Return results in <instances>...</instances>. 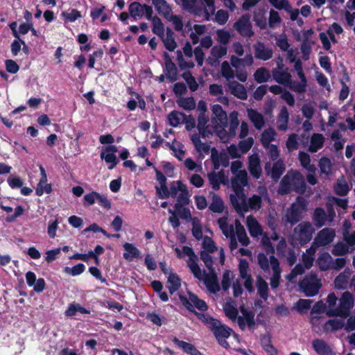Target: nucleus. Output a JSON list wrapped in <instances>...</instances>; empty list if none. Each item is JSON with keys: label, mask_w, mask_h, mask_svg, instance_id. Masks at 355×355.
<instances>
[{"label": "nucleus", "mask_w": 355, "mask_h": 355, "mask_svg": "<svg viewBox=\"0 0 355 355\" xmlns=\"http://www.w3.org/2000/svg\"><path fill=\"white\" fill-rule=\"evenodd\" d=\"M254 57L257 59L266 61L270 60L273 55V51L271 48L268 47L265 43L258 41L254 45Z\"/></svg>", "instance_id": "15"}, {"label": "nucleus", "mask_w": 355, "mask_h": 355, "mask_svg": "<svg viewBox=\"0 0 355 355\" xmlns=\"http://www.w3.org/2000/svg\"><path fill=\"white\" fill-rule=\"evenodd\" d=\"M313 220L318 227L324 225L327 220V215L324 209L322 207L315 208L313 212Z\"/></svg>", "instance_id": "36"}, {"label": "nucleus", "mask_w": 355, "mask_h": 355, "mask_svg": "<svg viewBox=\"0 0 355 355\" xmlns=\"http://www.w3.org/2000/svg\"><path fill=\"white\" fill-rule=\"evenodd\" d=\"M233 27L239 35L244 37L250 38L254 35L250 16L248 14L241 15L234 24Z\"/></svg>", "instance_id": "6"}, {"label": "nucleus", "mask_w": 355, "mask_h": 355, "mask_svg": "<svg viewBox=\"0 0 355 355\" xmlns=\"http://www.w3.org/2000/svg\"><path fill=\"white\" fill-rule=\"evenodd\" d=\"M203 275L204 276L202 279L204 280V284L209 292L213 294H216L220 290L218 278L214 270L209 271V273H207L205 271H204Z\"/></svg>", "instance_id": "14"}, {"label": "nucleus", "mask_w": 355, "mask_h": 355, "mask_svg": "<svg viewBox=\"0 0 355 355\" xmlns=\"http://www.w3.org/2000/svg\"><path fill=\"white\" fill-rule=\"evenodd\" d=\"M230 117V122L229 125V135L230 137H234L236 135V131L239 124L238 112L236 111L231 112Z\"/></svg>", "instance_id": "50"}, {"label": "nucleus", "mask_w": 355, "mask_h": 355, "mask_svg": "<svg viewBox=\"0 0 355 355\" xmlns=\"http://www.w3.org/2000/svg\"><path fill=\"white\" fill-rule=\"evenodd\" d=\"M152 3L159 15L164 18H167L172 12L171 8L167 3L166 0H152Z\"/></svg>", "instance_id": "30"}, {"label": "nucleus", "mask_w": 355, "mask_h": 355, "mask_svg": "<svg viewBox=\"0 0 355 355\" xmlns=\"http://www.w3.org/2000/svg\"><path fill=\"white\" fill-rule=\"evenodd\" d=\"M270 77V71L265 67L258 68L254 73V78L258 83H266Z\"/></svg>", "instance_id": "42"}, {"label": "nucleus", "mask_w": 355, "mask_h": 355, "mask_svg": "<svg viewBox=\"0 0 355 355\" xmlns=\"http://www.w3.org/2000/svg\"><path fill=\"white\" fill-rule=\"evenodd\" d=\"M153 28L152 31L154 34L157 35L159 38H163L164 36V25L160 18L155 16L153 19Z\"/></svg>", "instance_id": "44"}, {"label": "nucleus", "mask_w": 355, "mask_h": 355, "mask_svg": "<svg viewBox=\"0 0 355 355\" xmlns=\"http://www.w3.org/2000/svg\"><path fill=\"white\" fill-rule=\"evenodd\" d=\"M165 60V71L166 77L171 82H175L178 79V69L175 63L171 60L168 53L164 52Z\"/></svg>", "instance_id": "17"}, {"label": "nucleus", "mask_w": 355, "mask_h": 355, "mask_svg": "<svg viewBox=\"0 0 355 355\" xmlns=\"http://www.w3.org/2000/svg\"><path fill=\"white\" fill-rule=\"evenodd\" d=\"M232 187L237 196L243 194V187L248 184V174L245 171H240L234 178L232 179Z\"/></svg>", "instance_id": "11"}, {"label": "nucleus", "mask_w": 355, "mask_h": 355, "mask_svg": "<svg viewBox=\"0 0 355 355\" xmlns=\"http://www.w3.org/2000/svg\"><path fill=\"white\" fill-rule=\"evenodd\" d=\"M208 179L210 184L214 190H218L220 189V185L222 182V179L224 177V174L223 172H219L216 173L215 172H211L208 173Z\"/></svg>", "instance_id": "43"}, {"label": "nucleus", "mask_w": 355, "mask_h": 355, "mask_svg": "<svg viewBox=\"0 0 355 355\" xmlns=\"http://www.w3.org/2000/svg\"><path fill=\"white\" fill-rule=\"evenodd\" d=\"M179 298L182 305L189 311L193 313L198 318V320L202 321L207 327L208 329H210L212 325L215 324L216 322H217V319L211 317L209 314L199 313L196 311L194 309L193 304L191 302H189V300H188L187 297H186L185 295L180 294Z\"/></svg>", "instance_id": "5"}, {"label": "nucleus", "mask_w": 355, "mask_h": 355, "mask_svg": "<svg viewBox=\"0 0 355 355\" xmlns=\"http://www.w3.org/2000/svg\"><path fill=\"white\" fill-rule=\"evenodd\" d=\"M240 311L243 317L239 316L237 319L238 324L241 330H244L247 324L249 329H252L255 326L254 313L247 310L244 306H241Z\"/></svg>", "instance_id": "12"}, {"label": "nucleus", "mask_w": 355, "mask_h": 355, "mask_svg": "<svg viewBox=\"0 0 355 355\" xmlns=\"http://www.w3.org/2000/svg\"><path fill=\"white\" fill-rule=\"evenodd\" d=\"M211 159L213 163L214 169L217 170L220 165L227 167L229 164V159L227 155H219L215 148L211 149Z\"/></svg>", "instance_id": "26"}, {"label": "nucleus", "mask_w": 355, "mask_h": 355, "mask_svg": "<svg viewBox=\"0 0 355 355\" xmlns=\"http://www.w3.org/2000/svg\"><path fill=\"white\" fill-rule=\"evenodd\" d=\"M172 342L187 354L203 355L202 352H200L193 344L190 343L180 340L177 337H173Z\"/></svg>", "instance_id": "20"}, {"label": "nucleus", "mask_w": 355, "mask_h": 355, "mask_svg": "<svg viewBox=\"0 0 355 355\" xmlns=\"http://www.w3.org/2000/svg\"><path fill=\"white\" fill-rule=\"evenodd\" d=\"M254 21L257 26L261 29H265L267 27V19L262 10L255 12L254 15Z\"/></svg>", "instance_id": "53"}, {"label": "nucleus", "mask_w": 355, "mask_h": 355, "mask_svg": "<svg viewBox=\"0 0 355 355\" xmlns=\"http://www.w3.org/2000/svg\"><path fill=\"white\" fill-rule=\"evenodd\" d=\"M248 170L254 178L259 179L261 177L262 169L258 155L254 154L249 157Z\"/></svg>", "instance_id": "16"}, {"label": "nucleus", "mask_w": 355, "mask_h": 355, "mask_svg": "<svg viewBox=\"0 0 355 355\" xmlns=\"http://www.w3.org/2000/svg\"><path fill=\"white\" fill-rule=\"evenodd\" d=\"M242 198V203L240 204L236 198L231 196V202L232 206L239 214H242L243 212L248 211L249 208L252 210H259L261 207L262 199L259 195L254 194L252 197L248 198V203L245 201L244 194L240 196Z\"/></svg>", "instance_id": "2"}, {"label": "nucleus", "mask_w": 355, "mask_h": 355, "mask_svg": "<svg viewBox=\"0 0 355 355\" xmlns=\"http://www.w3.org/2000/svg\"><path fill=\"white\" fill-rule=\"evenodd\" d=\"M286 148L289 151H293L298 148L297 135L292 133L286 141Z\"/></svg>", "instance_id": "60"}, {"label": "nucleus", "mask_w": 355, "mask_h": 355, "mask_svg": "<svg viewBox=\"0 0 355 355\" xmlns=\"http://www.w3.org/2000/svg\"><path fill=\"white\" fill-rule=\"evenodd\" d=\"M248 270H249V263L248 261L245 259H241L239 263V275L241 279H244L245 277H248V276L251 275L250 274H248Z\"/></svg>", "instance_id": "57"}, {"label": "nucleus", "mask_w": 355, "mask_h": 355, "mask_svg": "<svg viewBox=\"0 0 355 355\" xmlns=\"http://www.w3.org/2000/svg\"><path fill=\"white\" fill-rule=\"evenodd\" d=\"M306 209V204L301 197L297 198V203H293L287 209L285 217L286 222L292 225L297 224L302 218V212Z\"/></svg>", "instance_id": "3"}, {"label": "nucleus", "mask_w": 355, "mask_h": 355, "mask_svg": "<svg viewBox=\"0 0 355 355\" xmlns=\"http://www.w3.org/2000/svg\"><path fill=\"white\" fill-rule=\"evenodd\" d=\"M191 140L194 145L196 150L201 153H205L206 154L209 153L210 150L209 145L202 143L200 139V135L198 134H193L191 137Z\"/></svg>", "instance_id": "38"}, {"label": "nucleus", "mask_w": 355, "mask_h": 355, "mask_svg": "<svg viewBox=\"0 0 355 355\" xmlns=\"http://www.w3.org/2000/svg\"><path fill=\"white\" fill-rule=\"evenodd\" d=\"M289 113L286 106H283L277 116V129L286 131L288 129Z\"/></svg>", "instance_id": "28"}, {"label": "nucleus", "mask_w": 355, "mask_h": 355, "mask_svg": "<svg viewBox=\"0 0 355 355\" xmlns=\"http://www.w3.org/2000/svg\"><path fill=\"white\" fill-rule=\"evenodd\" d=\"M335 193L340 196H346L349 191V187L347 183L345 180H338L334 185Z\"/></svg>", "instance_id": "48"}, {"label": "nucleus", "mask_w": 355, "mask_h": 355, "mask_svg": "<svg viewBox=\"0 0 355 355\" xmlns=\"http://www.w3.org/2000/svg\"><path fill=\"white\" fill-rule=\"evenodd\" d=\"M332 257L328 252L321 254L318 259L317 264L321 271H327L331 268Z\"/></svg>", "instance_id": "32"}, {"label": "nucleus", "mask_w": 355, "mask_h": 355, "mask_svg": "<svg viewBox=\"0 0 355 355\" xmlns=\"http://www.w3.org/2000/svg\"><path fill=\"white\" fill-rule=\"evenodd\" d=\"M314 230L310 222H302L295 228V233L298 236L301 244H306L311 238Z\"/></svg>", "instance_id": "10"}, {"label": "nucleus", "mask_w": 355, "mask_h": 355, "mask_svg": "<svg viewBox=\"0 0 355 355\" xmlns=\"http://www.w3.org/2000/svg\"><path fill=\"white\" fill-rule=\"evenodd\" d=\"M344 326L345 323L342 320L338 319H330L324 324L323 330L325 332H335L343 328Z\"/></svg>", "instance_id": "39"}, {"label": "nucleus", "mask_w": 355, "mask_h": 355, "mask_svg": "<svg viewBox=\"0 0 355 355\" xmlns=\"http://www.w3.org/2000/svg\"><path fill=\"white\" fill-rule=\"evenodd\" d=\"M254 139L252 137H248L246 139H243L239 142V148L242 153H247L252 147Z\"/></svg>", "instance_id": "56"}, {"label": "nucleus", "mask_w": 355, "mask_h": 355, "mask_svg": "<svg viewBox=\"0 0 355 355\" xmlns=\"http://www.w3.org/2000/svg\"><path fill=\"white\" fill-rule=\"evenodd\" d=\"M293 91L297 93H304L306 91L307 83L297 80L293 81L288 85Z\"/></svg>", "instance_id": "64"}, {"label": "nucleus", "mask_w": 355, "mask_h": 355, "mask_svg": "<svg viewBox=\"0 0 355 355\" xmlns=\"http://www.w3.org/2000/svg\"><path fill=\"white\" fill-rule=\"evenodd\" d=\"M187 186L181 181L173 182L170 186V196H171L173 198H175L179 191L181 192Z\"/></svg>", "instance_id": "59"}, {"label": "nucleus", "mask_w": 355, "mask_h": 355, "mask_svg": "<svg viewBox=\"0 0 355 355\" xmlns=\"http://www.w3.org/2000/svg\"><path fill=\"white\" fill-rule=\"evenodd\" d=\"M200 259L204 262L205 266L209 271H214V269L213 268V259L212 257L209 254V252L202 250L200 252Z\"/></svg>", "instance_id": "58"}, {"label": "nucleus", "mask_w": 355, "mask_h": 355, "mask_svg": "<svg viewBox=\"0 0 355 355\" xmlns=\"http://www.w3.org/2000/svg\"><path fill=\"white\" fill-rule=\"evenodd\" d=\"M169 21H171L174 26V28L177 31H181L183 29V22L182 17L180 16L170 14L167 18H166Z\"/></svg>", "instance_id": "54"}, {"label": "nucleus", "mask_w": 355, "mask_h": 355, "mask_svg": "<svg viewBox=\"0 0 355 355\" xmlns=\"http://www.w3.org/2000/svg\"><path fill=\"white\" fill-rule=\"evenodd\" d=\"M336 236V232L334 229L325 227L318 232L314 239L313 244L319 248L329 245Z\"/></svg>", "instance_id": "9"}, {"label": "nucleus", "mask_w": 355, "mask_h": 355, "mask_svg": "<svg viewBox=\"0 0 355 355\" xmlns=\"http://www.w3.org/2000/svg\"><path fill=\"white\" fill-rule=\"evenodd\" d=\"M236 234L239 241L244 246H247L250 243V239L247 236L245 230L243 226L239 225L236 227Z\"/></svg>", "instance_id": "55"}, {"label": "nucleus", "mask_w": 355, "mask_h": 355, "mask_svg": "<svg viewBox=\"0 0 355 355\" xmlns=\"http://www.w3.org/2000/svg\"><path fill=\"white\" fill-rule=\"evenodd\" d=\"M188 294L189 298L187 299L193 304L194 309L196 308L200 311H206L208 309V306L204 300L199 299L196 294L191 292H189Z\"/></svg>", "instance_id": "41"}, {"label": "nucleus", "mask_w": 355, "mask_h": 355, "mask_svg": "<svg viewBox=\"0 0 355 355\" xmlns=\"http://www.w3.org/2000/svg\"><path fill=\"white\" fill-rule=\"evenodd\" d=\"M213 119L220 125H225L227 122V116L226 112L223 109L222 106L215 104L211 108Z\"/></svg>", "instance_id": "24"}, {"label": "nucleus", "mask_w": 355, "mask_h": 355, "mask_svg": "<svg viewBox=\"0 0 355 355\" xmlns=\"http://www.w3.org/2000/svg\"><path fill=\"white\" fill-rule=\"evenodd\" d=\"M197 260L198 259L191 258L188 261V266L190 268L191 272L193 273V276L196 279L201 280L202 279L204 275L197 263Z\"/></svg>", "instance_id": "46"}, {"label": "nucleus", "mask_w": 355, "mask_h": 355, "mask_svg": "<svg viewBox=\"0 0 355 355\" xmlns=\"http://www.w3.org/2000/svg\"><path fill=\"white\" fill-rule=\"evenodd\" d=\"M210 331L214 334L218 344L225 349L230 347L227 339L230 336L232 329L229 327L221 323L220 320H217L216 324L212 325Z\"/></svg>", "instance_id": "4"}, {"label": "nucleus", "mask_w": 355, "mask_h": 355, "mask_svg": "<svg viewBox=\"0 0 355 355\" xmlns=\"http://www.w3.org/2000/svg\"><path fill=\"white\" fill-rule=\"evenodd\" d=\"M273 79L278 83L288 85L291 83V75L288 71V68L286 67L284 70L272 69Z\"/></svg>", "instance_id": "19"}, {"label": "nucleus", "mask_w": 355, "mask_h": 355, "mask_svg": "<svg viewBox=\"0 0 355 355\" xmlns=\"http://www.w3.org/2000/svg\"><path fill=\"white\" fill-rule=\"evenodd\" d=\"M285 164L282 159L275 161L271 166V163L268 162L264 165L266 175L275 182H277L285 171Z\"/></svg>", "instance_id": "8"}, {"label": "nucleus", "mask_w": 355, "mask_h": 355, "mask_svg": "<svg viewBox=\"0 0 355 355\" xmlns=\"http://www.w3.org/2000/svg\"><path fill=\"white\" fill-rule=\"evenodd\" d=\"M319 167L322 173L329 175L331 173V162L328 157H322L319 162Z\"/></svg>", "instance_id": "52"}, {"label": "nucleus", "mask_w": 355, "mask_h": 355, "mask_svg": "<svg viewBox=\"0 0 355 355\" xmlns=\"http://www.w3.org/2000/svg\"><path fill=\"white\" fill-rule=\"evenodd\" d=\"M248 116L256 129L261 130L264 126V118L263 115L257 110L254 109H248Z\"/></svg>", "instance_id": "25"}, {"label": "nucleus", "mask_w": 355, "mask_h": 355, "mask_svg": "<svg viewBox=\"0 0 355 355\" xmlns=\"http://www.w3.org/2000/svg\"><path fill=\"white\" fill-rule=\"evenodd\" d=\"M312 347L319 355H334L331 347L322 339H314L312 341Z\"/></svg>", "instance_id": "18"}, {"label": "nucleus", "mask_w": 355, "mask_h": 355, "mask_svg": "<svg viewBox=\"0 0 355 355\" xmlns=\"http://www.w3.org/2000/svg\"><path fill=\"white\" fill-rule=\"evenodd\" d=\"M228 89L230 93L238 98L241 100L247 99L248 94L243 85L236 81H233L228 84Z\"/></svg>", "instance_id": "21"}, {"label": "nucleus", "mask_w": 355, "mask_h": 355, "mask_svg": "<svg viewBox=\"0 0 355 355\" xmlns=\"http://www.w3.org/2000/svg\"><path fill=\"white\" fill-rule=\"evenodd\" d=\"M118 151V148L115 145H109L105 148V152H101L100 157L104 159L105 162L111 164L108 166V169H113L119 163L115 153Z\"/></svg>", "instance_id": "13"}, {"label": "nucleus", "mask_w": 355, "mask_h": 355, "mask_svg": "<svg viewBox=\"0 0 355 355\" xmlns=\"http://www.w3.org/2000/svg\"><path fill=\"white\" fill-rule=\"evenodd\" d=\"M221 73L222 76L227 80L234 77V71L227 61H224L221 64Z\"/></svg>", "instance_id": "62"}, {"label": "nucleus", "mask_w": 355, "mask_h": 355, "mask_svg": "<svg viewBox=\"0 0 355 355\" xmlns=\"http://www.w3.org/2000/svg\"><path fill=\"white\" fill-rule=\"evenodd\" d=\"M189 194L187 187L182 190L177 197V202L175 204V209L179 210L183 206L189 203Z\"/></svg>", "instance_id": "45"}, {"label": "nucleus", "mask_w": 355, "mask_h": 355, "mask_svg": "<svg viewBox=\"0 0 355 355\" xmlns=\"http://www.w3.org/2000/svg\"><path fill=\"white\" fill-rule=\"evenodd\" d=\"M186 115L182 112L172 111L168 115L169 124L173 127H177L180 123L182 119H185Z\"/></svg>", "instance_id": "47"}, {"label": "nucleus", "mask_w": 355, "mask_h": 355, "mask_svg": "<svg viewBox=\"0 0 355 355\" xmlns=\"http://www.w3.org/2000/svg\"><path fill=\"white\" fill-rule=\"evenodd\" d=\"M276 45L283 51H287L290 47V44L286 35H281L276 38Z\"/></svg>", "instance_id": "63"}, {"label": "nucleus", "mask_w": 355, "mask_h": 355, "mask_svg": "<svg viewBox=\"0 0 355 355\" xmlns=\"http://www.w3.org/2000/svg\"><path fill=\"white\" fill-rule=\"evenodd\" d=\"M354 304V298L353 295L349 292H344L340 299V303L338 307L329 309L326 312L328 317H340L347 318L350 315V311Z\"/></svg>", "instance_id": "1"}, {"label": "nucleus", "mask_w": 355, "mask_h": 355, "mask_svg": "<svg viewBox=\"0 0 355 355\" xmlns=\"http://www.w3.org/2000/svg\"><path fill=\"white\" fill-rule=\"evenodd\" d=\"M261 345L263 349L270 355H276L277 349L272 345L271 342V337L270 335L261 336Z\"/></svg>", "instance_id": "37"}, {"label": "nucleus", "mask_w": 355, "mask_h": 355, "mask_svg": "<svg viewBox=\"0 0 355 355\" xmlns=\"http://www.w3.org/2000/svg\"><path fill=\"white\" fill-rule=\"evenodd\" d=\"M291 176L293 190L297 193H304L306 191V185L302 175L299 172H295Z\"/></svg>", "instance_id": "22"}, {"label": "nucleus", "mask_w": 355, "mask_h": 355, "mask_svg": "<svg viewBox=\"0 0 355 355\" xmlns=\"http://www.w3.org/2000/svg\"><path fill=\"white\" fill-rule=\"evenodd\" d=\"M167 288L169 293L173 295L178 291L181 286V279L175 273H171L167 279Z\"/></svg>", "instance_id": "34"}, {"label": "nucleus", "mask_w": 355, "mask_h": 355, "mask_svg": "<svg viewBox=\"0 0 355 355\" xmlns=\"http://www.w3.org/2000/svg\"><path fill=\"white\" fill-rule=\"evenodd\" d=\"M276 135L275 131L272 128H269L265 130L261 133V144L264 147H266V146L270 145V142L273 140H275V137Z\"/></svg>", "instance_id": "49"}, {"label": "nucleus", "mask_w": 355, "mask_h": 355, "mask_svg": "<svg viewBox=\"0 0 355 355\" xmlns=\"http://www.w3.org/2000/svg\"><path fill=\"white\" fill-rule=\"evenodd\" d=\"M293 191L291 176L286 175L280 181L277 192L279 195H286Z\"/></svg>", "instance_id": "35"}, {"label": "nucleus", "mask_w": 355, "mask_h": 355, "mask_svg": "<svg viewBox=\"0 0 355 355\" xmlns=\"http://www.w3.org/2000/svg\"><path fill=\"white\" fill-rule=\"evenodd\" d=\"M128 12L135 20L141 19L144 17V4L133 1L128 6Z\"/></svg>", "instance_id": "33"}, {"label": "nucleus", "mask_w": 355, "mask_h": 355, "mask_svg": "<svg viewBox=\"0 0 355 355\" xmlns=\"http://www.w3.org/2000/svg\"><path fill=\"white\" fill-rule=\"evenodd\" d=\"M178 105L186 110H191L196 107L193 97L180 98L177 101Z\"/></svg>", "instance_id": "51"}, {"label": "nucleus", "mask_w": 355, "mask_h": 355, "mask_svg": "<svg viewBox=\"0 0 355 355\" xmlns=\"http://www.w3.org/2000/svg\"><path fill=\"white\" fill-rule=\"evenodd\" d=\"M229 13L225 10H218L215 15L216 21L220 25H224L227 23L229 19Z\"/></svg>", "instance_id": "61"}, {"label": "nucleus", "mask_w": 355, "mask_h": 355, "mask_svg": "<svg viewBox=\"0 0 355 355\" xmlns=\"http://www.w3.org/2000/svg\"><path fill=\"white\" fill-rule=\"evenodd\" d=\"M324 137L322 134L314 133L311 138L309 150L311 153H316L318 150L323 147Z\"/></svg>", "instance_id": "29"}, {"label": "nucleus", "mask_w": 355, "mask_h": 355, "mask_svg": "<svg viewBox=\"0 0 355 355\" xmlns=\"http://www.w3.org/2000/svg\"><path fill=\"white\" fill-rule=\"evenodd\" d=\"M257 288L259 295L266 300L268 297V284L260 275L257 277Z\"/></svg>", "instance_id": "40"}, {"label": "nucleus", "mask_w": 355, "mask_h": 355, "mask_svg": "<svg viewBox=\"0 0 355 355\" xmlns=\"http://www.w3.org/2000/svg\"><path fill=\"white\" fill-rule=\"evenodd\" d=\"M299 286L306 296L313 297L318 293L322 284L319 279L315 277H313L310 279H304L299 283Z\"/></svg>", "instance_id": "7"}, {"label": "nucleus", "mask_w": 355, "mask_h": 355, "mask_svg": "<svg viewBox=\"0 0 355 355\" xmlns=\"http://www.w3.org/2000/svg\"><path fill=\"white\" fill-rule=\"evenodd\" d=\"M211 202L209 206V209L214 213L221 214L225 209L223 200L218 194L211 192Z\"/></svg>", "instance_id": "27"}, {"label": "nucleus", "mask_w": 355, "mask_h": 355, "mask_svg": "<svg viewBox=\"0 0 355 355\" xmlns=\"http://www.w3.org/2000/svg\"><path fill=\"white\" fill-rule=\"evenodd\" d=\"M352 275V270L347 268L344 271L340 273L334 280L335 287L339 290L346 289L348 284V281Z\"/></svg>", "instance_id": "23"}, {"label": "nucleus", "mask_w": 355, "mask_h": 355, "mask_svg": "<svg viewBox=\"0 0 355 355\" xmlns=\"http://www.w3.org/2000/svg\"><path fill=\"white\" fill-rule=\"evenodd\" d=\"M123 246L125 251L123 256L125 260L132 261L133 258L140 257V251L133 244L125 243Z\"/></svg>", "instance_id": "31"}]
</instances>
